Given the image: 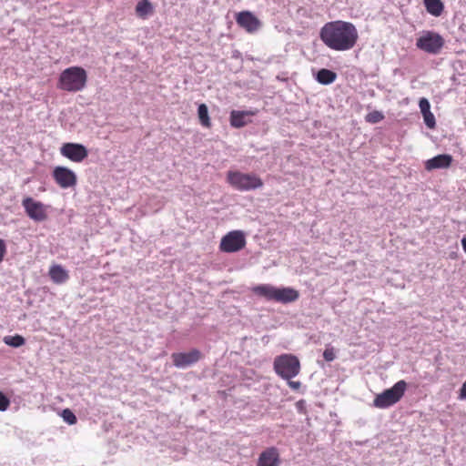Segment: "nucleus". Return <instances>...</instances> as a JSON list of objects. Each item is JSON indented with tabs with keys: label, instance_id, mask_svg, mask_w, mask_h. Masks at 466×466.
I'll list each match as a JSON object with an SVG mask.
<instances>
[{
	"label": "nucleus",
	"instance_id": "3",
	"mask_svg": "<svg viewBox=\"0 0 466 466\" xmlns=\"http://www.w3.org/2000/svg\"><path fill=\"white\" fill-rule=\"evenodd\" d=\"M227 182L239 191H249L263 187L262 179L254 173H243L240 171H228Z\"/></svg>",
	"mask_w": 466,
	"mask_h": 466
},
{
	"label": "nucleus",
	"instance_id": "26",
	"mask_svg": "<svg viewBox=\"0 0 466 466\" xmlns=\"http://www.w3.org/2000/svg\"><path fill=\"white\" fill-rule=\"evenodd\" d=\"M10 406L9 399L0 391V410L5 411Z\"/></svg>",
	"mask_w": 466,
	"mask_h": 466
},
{
	"label": "nucleus",
	"instance_id": "30",
	"mask_svg": "<svg viewBox=\"0 0 466 466\" xmlns=\"http://www.w3.org/2000/svg\"><path fill=\"white\" fill-rule=\"evenodd\" d=\"M288 380V385L294 390H299L301 387V383L299 381H294L290 380Z\"/></svg>",
	"mask_w": 466,
	"mask_h": 466
},
{
	"label": "nucleus",
	"instance_id": "33",
	"mask_svg": "<svg viewBox=\"0 0 466 466\" xmlns=\"http://www.w3.org/2000/svg\"><path fill=\"white\" fill-rule=\"evenodd\" d=\"M233 56H238V51H235V54H233Z\"/></svg>",
	"mask_w": 466,
	"mask_h": 466
},
{
	"label": "nucleus",
	"instance_id": "12",
	"mask_svg": "<svg viewBox=\"0 0 466 466\" xmlns=\"http://www.w3.org/2000/svg\"><path fill=\"white\" fill-rule=\"evenodd\" d=\"M237 24L248 33H255L262 25L260 20L249 11H242L237 15Z\"/></svg>",
	"mask_w": 466,
	"mask_h": 466
},
{
	"label": "nucleus",
	"instance_id": "32",
	"mask_svg": "<svg viewBox=\"0 0 466 466\" xmlns=\"http://www.w3.org/2000/svg\"><path fill=\"white\" fill-rule=\"evenodd\" d=\"M461 246H462L464 252L466 253V237L462 238Z\"/></svg>",
	"mask_w": 466,
	"mask_h": 466
},
{
	"label": "nucleus",
	"instance_id": "24",
	"mask_svg": "<svg viewBox=\"0 0 466 466\" xmlns=\"http://www.w3.org/2000/svg\"><path fill=\"white\" fill-rule=\"evenodd\" d=\"M61 416L63 420L70 425H74L77 421L76 415L69 409L63 410Z\"/></svg>",
	"mask_w": 466,
	"mask_h": 466
},
{
	"label": "nucleus",
	"instance_id": "22",
	"mask_svg": "<svg viewBox=\"0 0 466 466\" xmlns=\"http://www.w3.org/2000/svg\"><path fill=\"white\" fill-rule=\"evenodd\" d=\"M3 341L5 344L14 348H19L25 343V338L18 334L15 336H5L4 337Z\"/></svg>",
	"mask_w": 466,
	"mask_h": 466
},
{
	"label": "nucleus",
	"instance_id": "8",
	"mask_svg": "<svg viewBox=\"0 0 466 466\" xmlns=\"http://www.w3.org/2000/svg\"><path fill=\"white\" fill-rule=\"evenodd\" d=\"M86 78V72L84 68L71 66L61 73L59 81L63 87H84Z\"/></svg>",
	"mask_w": 466,
	"mask_h": 466
},
{
	"label": "nucleus",
	"instance_id": "2",
	"mask_svg": "<svg viewBox=\"0 0 466 466\" xmlns=\"http://www.w3.org/2000/svg\"><path fill=\"white\" fill-rule=\"evenodd\" d=\"M251 290L255 295L267 300L283 304L294 302L299 297V291L293 288H277L270 284L257 285Z\"/></svg>",
	"mask_w": 466,
	"mask_h": 466
},
{
	"label": "nucleus",
	"instance_id": "29",
	"mask_svg": "<svg viewBox=\"0 0 466 466\" xmlns=\"http://www.w3.org/2000/svg\"><path fill=\"white\" fill-rule=\"evenodd\" d=\"M6 254V245L3 239L0 238V263L4 260Z\"/></svg>",
	"mask_w": 466,
	"mask_h": 466
},
{
	"label": "nucleus",
	"instance_id": "18",
	"mask_svg": "<svg viewBox=\"0 0 466 466\" xmlns=\"http://www.w3.org/2000/svg\"><path fill=\"white\" fill-rule=\"evenodd\" d=\"M424 6L429 14L440 16L444 11V5L441 0H423Z\"/></svg>",
	"mask_w": 466,
	"mask_h": 466
},
{
	"label": "nucleus",
	"instance_id": "16",
	"mask_svg": "<svg viewBox=\"0 0 466 466\" xmlns=\"http://www.w3.org/2000/svg\"><path fill=\"white\" fill-rule=\"evenodd\" d=\"M452 157L448 154L438 155L425 162V169L431 171L439 168H449L452 163Z\"/></svg>",
	"mask_w": 466,
	"mask_h": 466
},
{
	"label": "nucleus",
	"instance_id": "11",
	"mask_svg": "<svg viewBox=\"0 0 466 466\" xmlns=\"http://www.w3.org/2000/svg\"><path fill=\"white\" fill-rule=\"evenodd\" d=\"M60 153L63 157L76 163L82 162L88 156L86 147L77 143H65L60 147Z\"/></svg>",
	"mask_w": 466,
	"mask_h": 466
},
{
	"label": "nucleus",
	"instance_id": "21",
	"mask_svg": "<svg viewBox=\"0 0 466 466\" xmlns=\"http://www.w3.org/2000/svg\"><path fill=\"white\" fill-rule=\"evenodd\" d=\"M198 116L200 124L205 127H211V121L208 116V109L205 104H200L198 108Z\"/></svg>",
	"mask_w": 466,
	"mask_h": 466
},
{
	"label": "nucleus",
	"instance_id": "14",
	"mask_svg": "<svg viewBox=\"0 0 466 466\" xmlns=\"http://www.w3.org/2000/svg\"><path fill=\"white\" fill-rule=\"evenodd\" d=\"M173 364L177 368H185L198 362L202 354L198 350H192L189 352H178L171 355Z\"/></svg>",
	"mask_w": 466,
	"mask_h": 466
},
{
	"label": "nucleus",
	"instance_id": "20",
	"mask_svg": "<svg viewBox=\"0 0 466 466\" xmlns=\"http://www.w3.org/2000/svg\"><path fill=\"white\" fill-rule=\"evenodd\" d=\"M337 77V74L329 69L322 68L316 74V80L321 85H329Z\"/></svg>",
	"mask_w": 466,
	"mask_h": 466
},
{
	"label": "nucleus",
	"instance_id": "1",
	"mask_svg": "<svg viewBox=\"0 0 466 466\" xmlns=\"http://www.w3.org/2000/svg\"><path fill=\"white\" fill-rule=\"evenodd\" d=\"M319 36L329 48L345 51L355 46L359 35L353 24L338 20L327 23L320 29Z\"/></svg>",
	"mask_w": 466,
	"mask_h": 466
},
{
	"label": "nucleus",
	"instance_id": "31",
	"mask_svg": "<svg viewBox=\"0 0 466 466\" xmlns=\"http://www.w3.org/2000/svg\"><path fill=\"white\" fill-rule=\"evenodd\" d=\"M459 399L460 400H466V379H465V381L463 382L461 390H460V392H459Z\"/></svg>",
	"mask_w": 466,
	"mask_h": 466
},
{
	"label": "nucleus",
	"instance_id": "15",
	"mask_svg": "<svg viewBox=\"0 0 466 466\" xmlns=\"http://www.w3.org/2000/svg\"><path fill=\"white\" fill-rule=\"evenodd\" d=\"M279 452L275 447H269L264 450L259 454L257 462V466H279Z\"/></svg>",
	"mask_w": 466,
	"mask_h": 466
},
{
	"label": "nucleus",
	"instance_id": "4",
	"mask_svg": "<svg viewBox=\"0 0 466 466\" xmlns=\"http://www.w3.org/2000/svg\"><path fill=\"white\" fill-rule=\"evenodd\" d=\"M407 390V382L403 380L396 382L391 388L378 394L373 400V406L378 409H386L400 400Z\"/></svg>",
	"mask_w": 466,
	"mask_h": 466
},
{
	"label": "nucleus",
	"instance_id": "9",
	"mask_svg": "<svg viewBox=\"0 0 466 466\" xmlns=\"http://www.w3.org/2000/svg\"><path fill=\"white\" fill-rule=\"evenodd\" d=\"M22 206L26 215L36 222H42L47 219V206L40 201L35 200L31 197H26L22 200Z\"/></svg>",
	"mask_w": 466,
	"mask_h": 466
},
{
	"label": "nucleus",
	"instance_id": "35",
	"mask_svg": "<svg viewBox=\"0 0 466 466\" xmlns=\"http://www.w3.org/2000/svg\"><path fill=\"white\" fill-rule=\"evenodd\" d=\"M233 56H238V51H235V54H233Z\"/></svg>",
	"mask_w": 466,
	"mask_h": 466
},
{
	"label": "nucleus",
	"instance_id": "25",
	"mask_svg": "<svg viewBox=\"0 0 466 466\" xmlns=\"http://www.w3.org/2000/svg\"><path fill=\"white\" fill-rule=\"evenodd\" d=\"M422 115L425 125L431 129L434 128L436 126V121L433 114L430 111L427 113H423Z\"/></svg>",
	"mask_w": 466,
	"mask_h": 466
},
{
	"label": "nucleus",
	"instance_id": "7",
	"mask_svg": "<svg viewBox=\"0 0 466 466\" xmlns=\"http://www.w3.org/2000/svg\"><path fill=\"white\" fill-rule=\"evenodd\" d=\"M246 236L241 230H232L222 237L219 250L225 253H235L246 247Z\"/></svg>",
	"mask_w": 466,
	"mask_h": 466
},
{
	"label": "nucleus",
	"instance_id": "5",
	"mask_svg": "<svg viewBox=\"0 0 466 466\" xmlns=\"http://www.w3.org/2000/svg\"><path fill=\"white\" fill-rule=\"evenodd\" d=\"M275 372L284 380L296 377L300 371V362L292 354H282L274 360Z\"/></svg>",
	"mask_w": 466,
	"mask_h": 466
},
{
	"label": "nucleus",
	"instance_id": "23",
	"mask_svg": "<svg viewBox=\"0 0 466 466\" xmlns=\"http://www.w3.org/2000/svg\"><path fill=\"white\" fill-rule=\"evenodd\" d=\"M384 119V115L382 112L374 110L366 115L365 120L370 124H377Z\"/></svg>",
	"mask_w": 466,
	"mask_h": 466
},
{
	"label": "nucleus",
	"instance_id": "28",
	"mask_svg": "<svg viewBox=\"0 0 466 466\" xmlns=\"http://www.w3.org/2000/svg\"><path fill=\"white\" fill-rule=\"evenodd\" d=\"M335 352H334V350L332 348L330 349H326L323 352V358L325 359V360L327 361H332L334 360L335 359Z\"/></svg>",
	"mask_w": 466,
	"mask_h": 466
},
{
	"label": "nucleus",
	"instance_id": "19",
	"mask_svg": "<svg viewBox=\"0 0 466 466\" xmlns=\"http://www.w3.org/2000/svg\"><path fill=\"white\" fill-rule=\"evenodd\" d=\"M137 15L140 18H147L154 13V7L149 0H140L136 6Z\"/></svg>",
	"mask_w": 466,
	"mask_h": 466
},
{
	"label": "nucleus",
	"instance_id": "10",
	"mask_svg": "<svg viewBox=\"0 0 466 466\" xmlns=\"http://www.w3.org/2000/svg\"><path fill=\"white\" fill-rule=\"evenodd\" d=\"M52 177L61 188L74 187L77 183L76 175L66 167H56L53 169Z\"/></svg>",
	"mask_w": 466,
	"mask_h": 466
},
{
	"label": "nucleus",
	"instance_id": "13",
	"mask_svg": "<svg viewBox=\"0 0 466 466\" xmlns=\"http://www.w3.org/2000/svg\"><path fill=\"white\" fill-rule=\"evenodd\" d=\"M258 113V109L232 110L229 116V123L232 127L241 128L252 123V117Z\"/></svg>",
	"mask_w": 466,
	"mask_h": 466
},
{
	"label": "nucleus",
	"instance_id": "6",
	"mask_svg": "<svg viewBox=\"0 0 466 466\" xmlns=\"http://www.w3.org/2000/svg\"><path fill=\"white\" fill-rule=\"evenodd\" d=\"M444 45V38L439 33L431 30H423L416 40L417 48L431 55L440 54Z\"/></svg>",
	"mask_w": 466,
	"mask_h": 466
},
{
	"label": "nucleus",
	"instance_id": "27",
	"mask_svg": "<svg viewBox=\"0 0 466 466\" xmlns=\"http://www.w3.org/2000/svg\"><path fill=\"white\" fill-rule=\"evenodd\" d=\"M419 106H420V109L421 114L427 113V112L431 111L430 103H429L428 99H426L424 97L420 98V100L419 102Z\"/></svg>",
	"mask_w": 466,
	"mask_h": 466
},
{
	"label": "nucleus",
	"instance_id": "34",
	"mask_svg": "<svg viewBox=\"0 0 466 466\" xmlns=\"http://www.w3.org/2000/svg\"><path fill=\"white\" fill-rule=\"evenodd\" d=\"M233 56H238V51H235V54H233Z\"/></svg>",
	"mask_w": 466,
	"mask_h": 466
},
{
	"label": "nucleus",
	"instance_id": "17",
	"mask_svg": "<svg viewBox=\"0 0 466 466\" xmlns=\"http://www.w3.org/2000/svg\"><path fill=\"white\" fill-rule=\"evenodd\" d=\"M48 274L56 284L65 283L69 279L67 271L61 265L51 266Z\"/></svg>",
	"mask_w": 466,
	"mask_h": 466
}]
</instances>
